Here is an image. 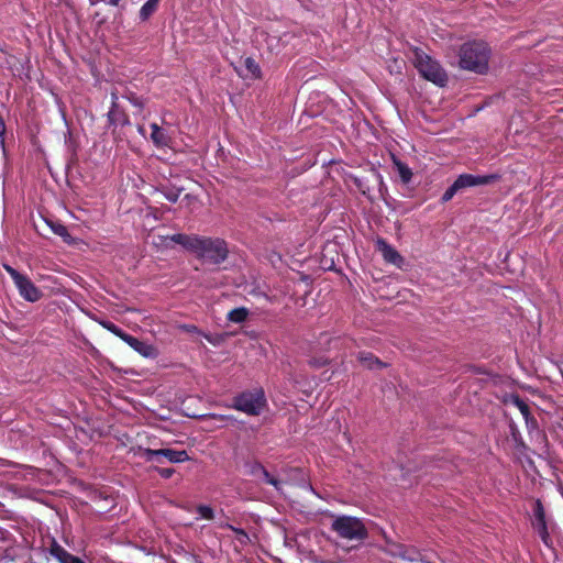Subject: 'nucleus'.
I'll return each instance as SVG.
<instances>
[{"label": "nucleus", "mask_w": 563, "mask_h": 563, "mask_svg": "<svg viewBox=\"0 0 563 563\" xmlns=\"http://www.w3.org/2000/svg\"><path fill=\"white\" fill-rule=\"evenodd\" d=\"M247 474L254 476L258 481L272 485L277 490L282 489V482L271 475L268 471L260 463H251L247 465Z\"/></svg>", "instance_id": "9d476101"}, {"label": "nucleus", "mask_w": 563, "mask_h": 563, "mask_svg": "<svg viewBox=\"0 0 563 563\" xmlns=\"http://www.w3.org/2000/svg\"><path fill=\"white\" fill-rule=\"evenodd\" d=\"M170 240L177 244L183 245L185 249L192 252L197 236L177 233V234L172 235Z\"/></svg>", "instance_id": "a211bd4d"}, {"label": "nucleus", "mask_w": 563, "mask_h": 563, "mask_svg": "<svg viewBox=\"0 0 563 563\" xmlns=\"http://www.w3.org/2000/svg\"><path fill=\"white\" fill-rule=\"evenodd\" d=\"M412 60L415 67L424 79L440 87H443L446 84L448 76L445 70L441 67L439 62L433 59L431 56L421 49H415Z\"/></svg>", "instance_id": "7ed1b4c3"}, {"label": "nucleus", "mask_w": 563, "mask_h": 563, "mask_svg": "<svg viewBox=\"0 0 563 563\" xmlns=\"http://www.w3.org/2000/svg\"><path fill=\"white\" fill-rule=\"evenodd\" d=\"M197 514L202 519L211 520L213 518V509L207 505H200L197 507Z\"/></svg>", "instance_id": "bb28decb"}, {"label": "nucleus", "mask_w": 563, "mask_h": 563, "mask_svg": "<svg viewBox=\"0 0 563 563\" xmlns=\"http://www.w3.org/2000/svg\"><path fill=\"white\" fill-rule=\"evenodd\" d=\"M4 132H5V125H4L2 118L0 117V143L1 144H3Z\"/></svg>", "instance_id": "473e14b6"}, {"label": "nucleus", "mask_w": 563, "mask_h": 563, "mask_svg": "<svg viewBox=\"0 0 563 563\" xmlns=\"http://www.w3.org/2000/svg\"><path fill=\"white\" fill-rule=\"evenodd\" d=\"M3 268L12 278L19 295L29 302H36L42 298V291L24 274H21L10 265L4 264Z\"/></svg>", "instance_id": "423d86ee"}, {"label": "nucleus", "mask_w": 563, "mask_h": 563, "mask_svg": "<svg viewBox=\"0 0 563 563\" xmlns=\"http://www.w3.org/2000/svg\"><path fill=\"white\" fill-rule=\"evenodd\" d=\"M388 552L404 561L408 562H426L422 553L415 547H408L401 543H393L389 545Z\"/></svg>", "instance_id": "0eeeda50"}, {"label": "nucleus", "mask_w": 563, "mask_h": 563, "mask_svg": "<svg viewBox=\"0 0 563 563\" xmlns=\"http://www.w3.org/2000/svg\"><path fill=\"white\" fill-rule=\"evenodd\" d=\"M129 100H130V102H131L134 107H139V108H142V107H143L142 101H141L137 97L132 96L131 98H129Z\"/></svg>", "instance_id": "2f4dec72"}, {"label": "nucleus", "mask_w": 563, "mask_h": 563, "mask_svg": "<svg viewBox=\"0 0 563 563\" xmlns=\"http://www.w3.org/2000/svg\"><path fill=\"white\" fill-rule=\"evenodd\" d=\"M230 529L235 533L234 539L241 545H246L250 542L249 534L244 530L234 528L232 526H230Z\"/></svg>", "instance_id": "393cba45"}, {"label": "nucleus", "mask_w": 563, "mask_h": 563, "mask_svg": "<svg viewBox=\"0 0 563 563\" xmlns=\"http://www.w3.org/2000/svg\"><path fill=\"white\" fill-rule=\"evenodd\" d=\"M192 252L206 262L220 264L228 257L229 250L223 240L197 236Z\"/></svg>", "instance_id": "20e7f679"}, {"label": "nucleus", "mask_w": 563, "mask_h": 563, "mask_svg": "<svg viewBox=\"0 0 563 563\" xmlns=\"http://www.w3.org/2000/svg\"><path fill=\"white\" fill-rule=\"evenodd\" d=\"M163 449L154 450V449H145L143 452V457L147 462H157L162 463L163 457Z\"/></svg>", "instance_id": "5701e85b"}, {"label": "nucleus", "mask_w": 563, "mask_h": 563, "mask_svg": "<svg viewBox=\"0 0 563 563\" xmlns=\"http://www.w3.org/2000/svg\"><path fill=\"white\" fill-rule=\"evenodd\" d=\"M489 46L483 41L464 43L459 53L460 67L483 74L488 68Z\"/></svg>", "instance_id": "f257e3e1"}, {"label": "nucleus", "mask_w": 563, "mask_h": 563, "mask_svg": "<svg viewBox=\"0 0 563 563\" xmlns=\"http://www.w3.org/2000/svg\"><path fill=\"white\" fill-rule=\"evenodd\" d=\"M163 457H165L170 463H183L189 461L190 457L185 450H173V449H163Z\"/></svg>", "instance_id": "dca6fc26"}, {"label": "nucleus", "mask_w": 563, "mask_h": 563, "mask_svg": "<svg viewBox=\"0 0 563 563\" xmlns=\"http://www.w3.org/2000/svg\"><path fill=\"white\" fill-rule=\"evenodd\" d=\"M357 358L363 366L369 369L384 366L383 362H380L377 357L367 352H360Z\"/></svg>", "instance_id": "f3484780"}, {"label": "nucleus", "mask_w": 563, "mask_h": 563, "mask_svg": "<svg viewBox=\"0 0 563 563\" xmlns=\"http://www.w3.org/2000/svg\"><path fill=\"white\" fill-rule=\"evenodd\" d=\"M492 178V175L475 176L471 174H462L455 179L454 184L461 190L467 187H475L483 184H487Z\"/></svg>", "instance_id": "ddd939ff"}, {"label": "nucleus", "mask_w": 563, "mask_h": 563, "mask_svg": "<svg viewBox=\"0 0 563 563\" xmlns=\"http://www.w3.org/2000/svg\"><path fill=\"white\" fill-rule=\"evenodd\" d=\"M137 132H139L141 135H143V136H144V135H145V129H144V126H143V125H139V126H137Z\"/></svg>", "instance_id": "c9c22d12"}, {"label": "nucleus", "mask_w": 563, "mask_h": 563, "mask_svg": "<svg viewBox=\"0 0 563 563\" xmlns=\"http://www.w3.org/2000/svg\"><path fill=\"white\" fill-rule=\"evenodd\" d=\"M123 342H125L135 352H137L139 354H141L144 357L154 358L158 354L157 350L152 344L141 341L128 333H126V335H124Z\"/></svg>", "instance_id": "9b49d317"}, {"label": "nucleus", "mask_w": 563, "mask_h": 563, "mask_svg": "<svg viewBox=\"0 0 563 563\" xmlns=\"http://www.w3.org/2000/svg\"><path fill=\"white\" fill-rule=\"evenodd\" d=\"M244 65L249 74H251L253 77H257L260 75V66L254 59L247 57L244 60Z\"/></svg>", "instance_id": "a878e982"}, {"label": "nucleus", "mask_w": 563, "mask_h": 563, "mask_svg": "<svg viewBox=\"0 0 563 563\" xmlns=\"http://www.w3.org/2000/svg\"><path fill=\"white\" fill-rule=\"evenodd\" d=\"M99 324L107 329L109 332L113 333L118 338H120L123 341L124 335H126V332H124L122 329H120L117 324H114L111 321L108 320H99Z\"/></svg>", "instance_id": "412c9836"}, {"label": "nucleus", "mask_w": 563, "mask_h": 563, "mask_svg": "<svg viewBox=\"0 0 563 563\" xmlns=\"http://www.w3.org/2000/svg\"><path fill=\"white\" fill-rule=\"evenodd\" d=\"M247 316L249 310L244 307H239L229 311L227 318L230 322L242 323L246 320Z\"/></svg>", "instance_id": "6ab92c4d"}, {"label": "nucleus", "mask_w": 563, "mask_h": 563, "mask_svg": "<svg viewBox=\"0 0 563 563\" xmlns=\"http://www.w3.org/2000/svg\"><path fill=\"white\" fill-rule=\"evenodd\" d=\"M48 552L59 563H86L79 556H76V555L69 553L56 540H53L51 542Z\"/></svg>", "instance_id": "f8f14e48"}, {"label": "nucleus", "mask_w": 563, "mask_h": 563, "mask_svg": "<svg viewBox=\"0 0 563 563\" xmlns=\"http://www.w3.org/2000/svg\"><path fill=\"white\" fill-rule=\"evenodd\" d=\"M460 189L453 183L443 194L441 200L443 202L450 201Z\"/></svg>", "instance_id": "cd10ccee"}, {"label": "nucleus", "mask_w": 563, "mask_h": 563, "mask_svg": "<svg viewBox=\"0 0 563 563\" xmlns=\"http://www.w3.org/2000/svg\"><path fill=\"white\" fill-rule=\"evenodd\" d=\"M157 9V5L155 3H151L150 1H146L140 9V19L142 21H146Z\"/></svg>", "instance_id": "b1692460"}, {"label": "nucleus", "mask_w": 563, "mask_h": 563, "mask_svg": "<svg viewBox=\"0 0 563 563\" xmlns=\"http://www.w3.org/2000/svg\"><path fill=\"white\" fill-rule=\"evenodd\" d=\"M214 418H219L221 421L233 422L235 419L232 416H213Z\"/></svg>", "instance_id": "72a5a7b5"}, {"label": "nucleus", "mask_w": 563, "mask_h": 563, "mask_svg": "<svg viewBox=\"0 0 563 563\" xmlns=\"http://www.w3.org/2000/svg\"><path fill=\"white\" fill-rule=\"evenodd\" d=\"M156 472L163 477V478H170L175 470L170 467H156Z\"/></svg>", "instance_id": "c85d7f7f"}, {"label": "nucleus", "mask_w": 563, "mask_h": 563, "mask_svg": "<svg viewBox=\"0 0 563 563\" xmlns=\"http://www.w3.org/2000/svg\"><path fill=\"white\" fill-rule=\"evenodd\" d=\"M331 529L338 537L347 541L362 542L367 538V529L364 521L353 516H333Z\"/></svg>", "instance_id": "f03ea898"}, {"label": "nucleus", "mask_w": 563, "mask_h": 563, "mask_svg": "<svg viewBox=\"0 0 563 563\" xmlns=\"http://www.w3.org/2000/svg\"><path fill=\"white\" fill-rule=\"evenodd\" d=\"M503 402L507 408L515 407L522 415L526 423L530 422V411L528 405L518 396V395H505L503 398Z\"/></svg>", "instance_id": "4468645a"}, {"label": "nucleus", "mask_w": 563, "mask_h": 563, "mask_svg": "<svg viewBox=\"0 0 563 563\" xmlns=\"http://www.w3.org/2000/svg\"><path fill=\"white\" fill-rule=\"evenodd\" d=\"M376 246L386 263L393 264L398 268H402L405 266V258L385 240L378 239L376 241Z\"/></svg>", "instance_id": "1a4fd4ad"}, {"label": "nucleus", "mask_w": 563, "mask_h": 563, "mask_svg": "<svg viewBox=\"0 0 563 563\" xmlns=\"http://www.w3.org/2000/svg\"><path fill=\"white\" fill-rule=\"evenodd\" d=\"M121 0H107L106 2L109 5L117 7L120 3Z\"/></svg>", "instance_id": "f704fd0d"}, {"label": "nucleus", "mask_w": 563, "mask_h": 563, "mask_svg": "<svg viewBox=\"0 0 563 563\" xmlns=\"http://www.w3.org/2000/svg\"><path fill=\"white\" fill-rule=\"evenodd\" d=\"M533 519L532 525L539 537L542 539L544 544H549V533H548V527L545 521V512L543 505L540 500H536L533 504Z\"/></svg>", "instance_id": "6e6552de"}, {"label": "nucleus", "mask_w": 563, "mask_h": 563, "mask_svg": "<svg viewBox=\"0 0 563 563\" xmlns=\"http://www.w3.org/2000/svg\"><path fill=\"white\" fill-rule=\"evenodd\" d=\"M98 1H99V0H90V3H91L92 5H95V4H97V2H98Z\"/></svg>", "instance_id": "e433bc0d"}, {"label": "nucleus", "mask_w": 563, "mask_h": 563, "mask_svg": "<svg viewBox=\"0 0 563 563\" xmlns=\"http://www.w3.org/2000/svg\"><path fill=\"white\" fill-rule=\"evenodd\" d=\"M395 165L397 167V172H398V175H399L401 181L404 184H408L412 178L411 169L406 164H404L399 161L396 162Z\"/></svg>", "instance_id": "aec40b11"}, {"label": "nucleus", "mask_w": 563, "mask_h": 563, "mask_svg": "<svg viewBox=\"0 0 563 563\" xmlns=\"http://www.w3.org/2000/svg\"><path fill=\"white\" fill-rule=\"evenodd\" d=\"M151 141L157 148L168 147L172 143V137L166 130L162 129L157 123H151Z\"/></svg>", "instance_id": "2eb2a0df"}, {"label": "nucleus", "mask_w": 563, "mask_h": 563, "mask_svg": "<svg viewBox=\"0 0 563 563\" xmlns=\"http://www.w3.org/2000/svg\"><path fill=\"white\" fill-rule=\"evenodd\" d=\"M267 406L265 393L262 388L246 390L233 398L231 408L249 416L261 415Z\"/></svg>", "instance_id": "39448f33"}, {"label": "nucleus", "mask_w": 563, "mask_h": 563, "mask_svg": "<svg viewBox=\"0 0 563 563\" xmlns=\"http://www.w3.org/2000/svg\"><path fill=\"white\" fill-rule=\"evenodd\" d=\"M49 227H51L52 231L55 234H57L58 236L63 238V240L65 242H70L71 236L68 233V230L64 224L52 222V223H49Z\"/></svg>", "instance_id": "4be33fe9"}, {"label": "nucleus", "mask_w": 563, "mask_h": 563, "mask_svg": "<svg viewBox=\"0 0 563 563\" xmlns=\"http://www.w3.org/2000/svg\"><path fill=\"white\" fill-rule=\"evenodd\" d=\"M166 199L169 200L170 202H176L178 200V194L177 192H167L165 195Z\"/></svg>", "instance_id": "c756f323"}, {"label": "nucleus", "mask_w": 563, "mask_h": 563, "mask_svg": "<svg viewBox=\"0 0 563 563\" xmlns=\"http://www.w3.org/2000/svg\"><path fill=\"white\" fill-rule=\"evenodd\" d=\"M111 100H112V107H111V110L109 111V115H111V113L114 111V108L117 106V101H118L117 92H111Z\"/></svg>", "instance_id": "7c9ffc66"}]
</instances>
